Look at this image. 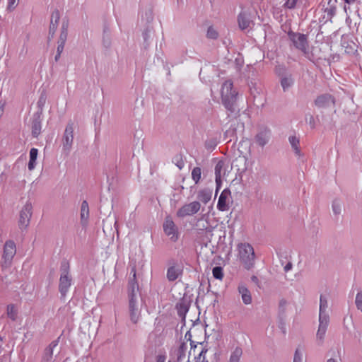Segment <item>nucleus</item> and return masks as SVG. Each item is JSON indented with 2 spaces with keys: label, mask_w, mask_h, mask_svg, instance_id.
<instances>
[{
  "label": "nucleus",
  "mask_w": 362,
  "mask_h": 362,
  "mask_svg": "<svg viewBox=\"0 0 362 362\" xmlns=\"http://www.w3.org/2000/svg\"><path fill=\"white\" fill-rule=\"evenodd\" d=\"M80 215L82 225L86 226L88 223L89 218V207L86 200L83 201L81 203Z\"/></svg>",
  "instance_id": "nucleus-18"
},
{
  "label": "nucleus",
  "mask_w": 362,
  "mask_h": 362,
  "mask_svg": "<svg viewBox=\"0 0 362 362\" xmlns=\"http://www.w3.org/2000/svg\"><path fill=\"white\" fill-rule=\"evenodd\" d=\"M292 264L291 262H288L285 267H284V271L288 272L292 269Z\"/></svg>",
  "instance_id": "nucleus-41"
},
{
  "label": "nucleus",
  "mask_w": 362,
  "mask_h": 362,
  "mask_svg": "<svg viewBox=\"0 0 362 362\" xmlns=\"http://www.w3.org/2000/svg\"><path fill=\"white\" fill-rule=\"evenodd\" d=\"M207 350L206 349H203L201 351V352L199 353V358L201 359L202 358H203V360H204L205 358V354L206 353Z\"/></svg>",
  "instance_id": "nucleus-40"
},
{
  "label": "nucleus",
  "mask_w": 362,
  "mask_h": 362,
  "mask_svg": "<svg viewBox=\"0 0 362 362\" xmlns=\"http://www.w3.org/2000/svg\"><path fill=\"white\" fill-rule=\"evenodd\" d=\"M211 190L207 189H201L197 193V199L204 204L208 203L211 200Z\"/></svg>",
  "instance_id": "nucleus-21"
},
{
  "label": "nucleus",
  "mask_w": 362,
  "mask_h": 362,
  "mask_svg": "<svg viewBox=\"0 0 362 362\" xmlns=\"http://www.w3.org/2000/svg\"><path fill=\"white\" fill-rule=\"evenodd\" d=\"M132 272H133V279L129 282V316L131 322L134 324H136L139 322L141 317V308L139 306L138 296H137V290H138V284L136 281V270L133 269Z\"/></svg>",
  "instance_id": "nucleus-1"
},
{
  "label": "nucleus",
  "mask_w": 362,
  "mask_h": 362,
  "mask_svg": "<svg viewBox=\"0 0 362 362\" xmlns=\"http://www.w3.org/2000/svg\"><path fill=\"white\" fill-rule=\"evenodd\" d=\"M332 210L334 214H339L341 211V204L339 202H334L332 204Z\"/></svg>",
  "instance_id": "nucleus-35"
},
{
  "label": "nucleus",
  "mask_w": 362,
  "mask_h": 362,
  "mask_svg": "<svg viewBox=\"0 0 362 362\" xmlns=\"http://www.w3.org/2000/svg\"><path fill=\"white\" fill-rule=\"evenodd\" d=\"M238 25L240 29L245 30L250 25V20L245 13H240L238 18Z\"/></svg>",
  "instance_id": "nucleus-25"
},
{
  "label": "nucleus",
  "mask_w": 362,
  "mask_h": 362,
  "mask_svg": "<svg viewBox=\"0 0 362 362\" xmlns=\"http://www.w3.org/2000/svg\"><path fill=\"white\" fill-rule=\"evenodd\" d=\"M201 209L199 202L194 201L188 204H184L180 207L176 215L178 218H185L186 216H193L196 214Z\"/></svg>",
  "instance_id": "nucleus-6"
},
{
  "label": "nucleus",
  "mask_w": 362,
  "mask_h": 362,
  "mask_svg": "<svg viewBox=\"0 0 362 362\" xmlns=\"http://www.w3.org/2000/svg\"><path fill=\"white\" fill-rule=\"evenodd\" d=\"M289 143L295 153V154L298 156H303V153H301L300 148V141L296 136H291L288 138Z\"/></svg>",
  "instance_id": "nucleus-20"
},
{
  "label": "nucleus",
  "mask_w": 362,
  "mask_h": 362,
  "mask_svg": "<svg viewBox=\"0 0 362 362\" xmlns=\"http://www.w3.org/2000/svg\"><path fill=\"white\" fill-rule=\"evenodd\" d=\"M269 140V135L266 132H261L255 137V142L260 146H265Z\"/></svg>",
  "instance_id": "nucleus-24"
},
{
  "label": "nucleus",
  "mask_w": 362,
  "mask_h": 362,
  "mask_svg": "<svg viewBox=\"0 0 362 362\" xmlns=\"http://www.w3.org/2000/svg\"><path fill=\"white\" fill-rule=\"evenodd\" d=\"M183 272V269L182 265L173 263L170 265L166 273L167 279L169 281H174L177 279L180 276H182Z\"/></svg>",
  "instance_id": "nucleus-14"
},
{
  "label": "nucleus",
  "mask_w": 362,
  "mask_h": 362,
  "mask_svg": "<svg viewBox=\"0 0 362 362\" xmlns=\"http://www.w3.org/2000/svg\"><path fill=\"white\" fill-rule=\"evenodd\" d=\"M202 170L199 167L194 168L192 171V177L195 183H198L201 179Z\"/></svg>",
  "instance_id": "nucleus-30"
},
{
  "label": "nucleus",
  "mask_w": 362,
  "mask_h": 362,
  "mask_svg": "<svg viewBox=\"0 0 362 362\" xmlns=\"http://www.w3.org/2000/svg\"><path fill=\"white\" fill-rule=\"evenodd\" d=\"M45 98H40L39 101H38V104L42 105L45 103Z\"/></svg>",
  "instance_id": "nucleus-43"
},
{
  "label": "nucleus",
  "mask_w": 362,
  "mask_h": 362,
  "mask_svg": "<svg viewBox=\"0 0 362 362\" xmlns=\"http://www.w3.org/2000/svg\"><path fill=\"white\" fill-rule=\"evenodd\" d=\"M298 0H286L285 6L288 8H293L296 6Z\"/></svg>",
  "instance_id": "nucleus-37"
},
{
  "label": "nucleus",
  "mask_w": 362,
  "mask_h": 362,
  "mask_svg": "<svg viewBox=\"0 0 362 362\" xmlns=\"http://www.w3.org/2000/svg\"><path fill=\"white\" fill-rule=\"evenodd\" d=\"M355 303L357 308L362 312V292H358L356 294Z\"/></svg>",
  "instance_id": "nucleus-34"
},
{
  "label": "nucleus",
  "mask_w": 362,
  "mask_h": 362,
  "mask_svg": "<svg viewBox=\"0 0 362 362\" xmlns=\"http://www.w3.org/2000/svg\"><path fill=\"white\" fill-rule=\"evenodd\" d=\"M237 258L246 269H250L255 264V254L252 246L247 243H240L237 245Z\"/></svg>",
  "instance_id": "nucleus-3"
},
{
  "label": "nucleus",
  "mask_w": 362,
  "mask_h": 362,
  "mask_svg": "<svg viewBox=\"0 0 362 362\" xmlns=\"http://www.w3.org/2000/svg\"><path fill=\"white\" fill-rule=\"evenodd\" d=\"M40 130H41V125H40V122L35 121L33 124V126H32L33 135L35 137L37 136L40 133Z\"/></svg>",
  "instance_id": "nucleus-33"
},
{
  "label": "nucleus",
  "mask_w": 362,
  "mask_h": 362,
  "mask_svg": "<svg viewBox=\"0 0 362 362\" xmlns=\"http://www.w3.org/2000/svg\"><path fill=\"white\" fill-rule=\"evenodd\" d=\"M157 362H164V358L163 356H158Z\"/></svg>",
  "instance_id": "nucleus-44"
},
{
  "label": "nucleus",
  "mask_w": 362,
  "mask_h": 362,
  "mask_svg": "<svg viewBox=\"0 0 362 362\" xmlns=\"http://www.w3.org/2000/svg\"><path fill=\"white\" fill-rule=\"evenodd\" d=\"M242 354V349L239 347H236L231 353L228 362H240Z\"/></svg>",
  "instance_id": "nucleus-27"
},
{
  "label": "nucleus",
  "mask_w": 362,
  "mask_h": 362,
  "mask_svg": "<svg viewBox=\"0 0 362 362\" xmlns=\"http://www.w3.org/2000/svg\"><path fill=\"white\" fill-rule=\"evenodd\" d=\"M163 230L166 235L176 241L178 239V231L175 223L170 217H167L163 223Z\"/></svg>",
  "instance_id": "nucleus-9"
},
{
  "label": "nucleus",
  "mask_w": 362,
  "mask_h": 362,
  "mask_svg": "<svg viewBox=\"0 0 362 362\" xmlns=\"http://www.w3.org/2000/svg\"><path fill=\"white\" fill-rule=\"evenodd\" d=\"M238 293L244 304L250 305L252 303V296L249 289L243 284H239L238 287Z\"/></svg>",
  "instance_id": "nucleus-16"
},
{
  "label": "nucleus",
  "mask_w": 362,
  "mask_h": 362,
  "mask_svg": "<svg viewBox=\"0 0 362 362\" xmlns=\"http://www.w3.org/2000/svg\"><path fill=\"white\" fill-rule=\"evenodd\" d=\"M67 30H68V23L63 22L58 42H62V44H65V42L67 38V34H68Z\"/></svg>",
  "instance_id": "nucleus-28"
},
{
  "label": "nucleus",
  "mask_w": 362,
  "mask_h": 362,
  "mask_svg": "<svg viewBox=\"0 0 362 362\" xmlns=\"http://www.w3.org/2000/svg\"><path fill=\"white\" fill-rule=\"evenodd\" d=\"M221 93L224 105L227 108H230L236 96V92L233 90V83L230 81H226L223 83Z\"/></svg>",
  "instance_id": "nucleus-4"
},
{
  "label": "nucleus",
  "mask_w": 362,
  "mask_h": 362,
  "mask_svg": "<svg viewBox=\"0 0 362 362\" xmlns=\"http://www.w3.org/2000/svg\"><path fill=\"white\" fill-rule=\"evenodd\" d=\"M187 346L182 344L178 350L177 362H189V357L186 355Z\"/></svg>",
  "instance_id": "nucleus-26"
},
{
  "label": "nucleus",
  "mask_w": 362,
  "mask_h": 362,
  "mask_svg": "<svg viewBox=\"0 0 362 362\" xmlns=\"http://www.w3.org/2000/svg\"><path fill=\"white\" fill-rule=\"evenodd\" d=\"M303 351L301 349L298 348L294 354L293 362H303Z\"/></svg>",
  "instance_id": "nucleus-32"
},
{
  "label": "nucleus",
  "mask_w": 362,
  "mask_h": 362,
  "mask_svg": "<svg viewBox=\"0 0 362 362\" xmlns=\"http://www.w3.org/2000/svg\"><path fill=\"white\" fill-rule=\"evenodd\" d=\"M37 155L38 150L35 148H32L30 151V159L28 165V170L30 171L34 170L35 168Z\"/></svg>",
  "instance_id": "nucleus-22"
},
{
  "label": "nucleus",
  "mask_w": 362,
  "mask_h": 362,
  "mask_svg": "<svg viewBox=\"0 0 362 362\" xmlns=\"http://www.w3.org/2000/svg\"><path fill=\"white\" fill-rule=\"evenodd\" d=\"M58 47H57V54L55 57L56 60H57L58 57H60L61 53L63 52L64 44H62V42H58Z\"/></svg>",
  "instance_id": "nucleus-39"
},
{
  "label": "nucleus",
  "mask_w": 362,
  "mask_h": 362,
  "mask_svg": "<svg viewBox=\"0 0 362 362\" xmlns=\"http://www.w3.org/2000/svg\"><path fill=\"white\" fill-rule=\"evenodd\" d=\"M19 0H8L7 9L13 11L18 4Z\"/></svg>",
  "instance_id": "nucleus-36"
},
{
  "label": "nucleus",
  "mask_w": 362,
  "mask_h": 362,
  "mask_svg": "<svg viewBox=\"0 0 362 362\" xmlns=\"http://www.w3.org/2000/svg\"><path fill=\"white\" fill-rule=\"evenodd\" d=\"M16 245L13 241H7L4 247L3 258L4 264H9L16 255Z\"/></svg>",
  "instance_id": "nucleus-12"
},
{
  "label": "nucleus",
  "mask_w": 362,
  "mask_h": 362,
  "mask_svg": "<svg viewBox=\"0 0 362 362\" xmlns=\"http://www.w3.org/2000/svg\"><path fill=\"white\" fill-rule=\"evenodd\" d=\"M315 105L318 108H327L334 105V99L329 94H322L315 100Z\"/></svg>",
  "instance_id": "nucleus-11"
},
{
  "label": "nucleus",
  "mask_w": 362,
  "mask_h": 362,
  "mask_svg": "<svg viewBox=\"0 0 362 362\" xmlns=\"http://www.w3.org/2000/svg\"><path fill=\"white\" fill-rule=\"evenodd\" d=\"M56 344H52L45 350L42 362H53L54 361V351L53 349L56 347Z\"/></svg>",
  "instance_id": "nucleus-19"
},
{
  "label": "nucleus",
  "mask_w": 362,
  "mask_h": 362,
  "mask_svg": "<svg viewBox=\"0 0 362 362\" xmlns=\"http://www.w3.org/2000/svg\"><path fill=\"white\" fill-rule=\"evenodd\" d=\"M212 274L214 278L221 280L223 277V269L220 267H216L212 270Z\"/></svg>",
  "instance_id": "nucleus-31"
},
{
  "label": "nucleus",
  "mask_w": 362,
  "mask_h": 362,
  "mask_svg": "<svg viewBox=\"0 0 362 362\" xmlns=\"http://www.w3.org/2000/svg\"><path fill=\"white\" fill-rule=\"evenodd\" d=\"M346 4H351L354 3L355 0H344Z\"/></svg>",
  "instance_id": "nucleus-45"
},
{
  "label": "nucleus",
  "mask_w": 362,
  "mask_h": 362,
  "mask_svg": "<svg viewBox=\"0 0 362 362\" xmlns=\"http://www.w3.org/2000/svg\"><path fill=\"white\" fill-rule=\"evenodd\" d=\"M32 214L33 205L30 202H27L20 211L18 225L21 229L24 230L28 226Z\"/></svg>",
  "instance_id": "nucleus-5"
},
{
  "label": "nucleus",
  "mask_w": 362,
  "mask_h": 362,
  "mask_svg": "<svg viewBox=\"0 0 362 362\" xmlns=\"http://www.w3.org/2000/svg\"><path fill=\"white\" fill-rule=\"evenodd\" d=\"M218 34L216 33V31L212 28H209L207 30V36L210 38H216Z\"/></svg>",
  "instance_id": "nucleus-38"
},
{
  "label": "nucleus",
  "mask_w": 362,
  "mask_h": 362,
  "mask_svg": "<svg viewBox=\"0 0 362 362\" xmlns=\"http://www.w3.org/2000/svg\"><path fill=\"white\" fill-rule=\"evenodd\" d=\"M231 203V192L229 189L226 188L222 191L218 197L217 209L221 211H226L229 209Z\"/></svg>",
  "instance_id": "nucleus-8"
},
{
  "label": "nucleus",
  "mask_w": 362,
  "mask_h": 362,
  "mask_svg": "<svg viewBox=\"0 0 362 362\" xmlns=\"http://www.w3.org/2000/svg\"><path fill=\"white\" fill-rule=\"evenodd\" d=\"M293 80L291 76H286L281 78V85L284 90H288L293 84Z\"/></svg>",
  "instance_id": "nucleus-29"
},
{
  "label": "nucleus",
  "mask_w": 362,
  "mask_h": 362,
  "mask_svg": "<svg viewBox=\"0 0 362 362\" xmlns=\"http://www.w3.org/2000/svg\"><path fill=\"white\" fill-rule=\"evenodd\" d=\"M60 20V13L55 10L52 13L49 25V33L54 35L56 32Z\"/></svg>",
  "instance_id": "nucleus-17"
},
{
  "label": "nucleus",
  "mask_w": 362,
  "mask_h": 362,
  "mask_svg": "<svg viewBox=\"0 0 362 362\" xmlns=\"http://www.w3.org/2000/svg\"><path fill=\"white\" fill-rule=\"evenodd\" d=\"M18 308L13 304H10L6 308V314L8 318L12 321H16L18 318Z\"/></svg>",
  "instance_id": "nucleus-23"
},
{
  "label": "nucleus",
  "mask_w": 362,
  "mask_h": 362,
  "mask_svg": "<svg viewBox=\"0 0 362 362\" xmlns=\"http://www.w3.org/2000/svg\"><path fill=\"white\" fill-rule=\"evenodd\" d=\"M328 303L325 298L321 296L320 300L319 326L316 334V339L319 344H322L329 322V315L327 311Z\"/></svg>",
  "instance_id": "nucleus-2"
},
{
  "label": "nucleus",
  "mask_w": 362,
  "mask_h": 362,
  "mask_svg": "<svg viewBox=\"0 0 362 362\" xmlns=\"http://www.w3.org/2000/svg\"><path fill=\"white\" fill-rule=\"evenodd\" d=\"M288 36L296 48L304 53L307 52L308 43L305 35L291 32L288 33Z\"/></svg>",
  "instance_id": "nucleus-7"
},
{
  "label": "nucleus",
  "mask_w": 362,
  "mask_h": 362,
  "mask_svg": "<svg viewBox=\"0 0 362 362\" xmlns=\"http://www.w3.org/2000/svg\"><path fill=\"white\" fill-rule=\"evenodd\" d=\"M327 362H339V359L338 358H329Z\"/></svg>",
  "instance_id": "nucleus-42"
},
{
  "label": "nucleus",
  "mask_w": 362,
  "mask_h": 362,
  "mask_svg": "<svg viewBox=\"0 0 362 362\" xmlns=\"http://www.w3.org/2000/svg\"><path fill=\"white\" fill-rule=\"evenodd\" d=\"M73 141L74 127L73 124H69L65 129L64 134L62 139L63 148L65 151H69L71 149Z\"/></svg>",
  "instance_id": "nucleus-13"
},
{
  "label": "nucleus",
  "mask_w": 362,
  "mask_h": 362,
  "mask_svg": "<svg viewBox=\"0 0 362 362\" xmlns=\"http://www.w3.org/2000/svg\"><path fill=\"white\" fill-rule=\"evenodd\" d=\"M226 168L225 166L224 162L222 160H219L215 166V180L216 184V193L218 190L221 188L222 182L221 179L226 175Z\"/></svg>",
  "instance_id": "nucleus-15"
},
{
  "label": "nucleus",
  "mask_w": 362,
  "mask_h": 362,
  "mask_svg": "<svg viewBox=\"0 0 362 362\" xmlns=\"http://www.w3.org/2000/svg\"><path fill=\"white\" fill-rule=\"evenodd\" d=\"M71 285V277L66 269L62 270L60 279L59 288L61 294L65 296Z\"/></svg>",
  "instance_id": "nucleus-10"
}]
</instances>
